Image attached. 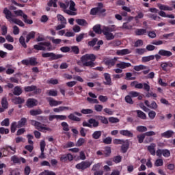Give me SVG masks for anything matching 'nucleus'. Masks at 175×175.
Listing matches in <instances>:
<instances>
[{"label": "nucleus", "instance_id": "nucleus-1", "mask_svg": "<svg viewBox=\"0 0 175 175\" xmlns=\"http://www.w3.org/2000/svg\"><path fill=\"white\" fill-rule=\"evenodd\" d=\"M96 60V55L92 53H87L82 55L77 64L79 66H82L83 68H94Z\"/></svg>", "mask_w": 175, "mask_h": 175}, {"label": "nucleus", "instance_id": "nucleus-2", "mask_svg": "<svg viewBox=\"0 0 175 175\" xmlns=\"http://www.w3.org/2000/svg\"><path fill=\"white\" fill-rule=\"evenodd\" d=\"M3 13L5 14L6 20H8L10 23H14V24L19 25V27H24L25 25L23 21L17 18H13L14 15L8 8L3 9Z\"/></svg>", "mask_w": 175, "mask_h": 175}, {"label": "nucleus", "instance_id": "nucleus-3", "mask_svg": "<svg viewBox=\"0 0 175 175\" xmlns=\"http://www.w3.org/2000/svg\"><path fill=\"white\" fill-rule=\"evenodd\" d=\"M106 9L103 8V3H98L97 7L92 8L90 10L91 16H106Z\"/></svg>", "mask_w": 175, "mask_h": 175}, {"label": "nucleus", "instance_id": "nucleus-4", "mask_svg": "<svg viewBox=\"0 0 175 175\" xmlns=\"http://www.w3.org/2000/svg\"><path fill=\"white\" fill-rule=\"evenodd\" d=\"M46 47H47L46 50L47 51H53L55 48H53V45H51V42H40L38 44L33 45L34 50L39 51H46Z\"/></svg>", "mask_w": 175, "mask_h": 175}, {"label": "nucleus", "instance_id": "nucleus-5", "mask_svg": "<svg viewBox=\"0 0 175 175\" xmlns=\"http://www.w3.org/2000/svg\"><path fill=\"white\" fill-rule=\"evenodd\" d=\"M31 124L33 125V126H35L36 129L39 131V132L46 133V131H48L49 132H51L52 131L51 128L44 126V124H42L40 122H38L36 120H31Z\"/></svg>", "mask_w": 175, "mask_h": 175}, {"label": "nucleus", "instance_id": "nucleus-6", "mask_svg": "<svg viewBox=\"0 0 175 175\" xmlns=\"http://www.w3.org/2000/svg\"><path fill=\"white\" fill-rule=\"evenodd\" d=\"M83 126H88V128H98L99 126V122L96 121L94 118H90L86 121L83 122Z\"/></svg>", "mask_w": 175, "mask_h": 175}, {"label": "nucleus", "instance_id": "nucleus-7", "mask_svg": "<svg viewBox=\"0 0 175 175\" xmlns=\"http://www.w3.org/2000/svg\"><path fill=\"white\" fill-rule=\"evenodd\" d=\"M91 165H92V161H81V163L77 164L75 165V167L78 170H81V172H83V170H85V169H88V167H90Z\"/></svg>", "mask_w": 175, "mask_h": 175}, {"label": "nucleus", "instance_id": "nucleus-8", "mask_svg": "<svg viewBox=\"0 0 175 175\" xmlns=\"http://www.w3.org/2000/svg\"><path fill=\"white\" fill-rule=\"evenodd\" d=\"M21 64L23 65H26L28 66L30 65L31 66H36L38 65V59L35 57H29V59H23L21 61Z\"/></svg>", "mask_w": 175, "mask_h": 175}, {"label": "nucleus", "instance_id": "nucleus-9", "mask_svg": "<svg viewBox=\"0 0 175 175\" xmlns=\"http://www.w3.org/2000/svg\"><path fill=\"white\" fill-rule=\"evenodd\" d=\"M42 57L43 58H51V61H55V59H59V58H62L64 55L61 54L56 55L54 53H42Z\"/></svg>", "mask_w": 175, "mask_h": 175}, {"label": "nucleus", "instance_id": "nucleus-10", "mask_svg": "<svg viewBox=\"0 0 175 175\" xmlns=\"http://www.w3.org/2000/svg\"><path fill=\"white\" fill-rule=\"evenodd\" d=\"M24 91L25 92H33V94L35 95H38V94H42V89L38 88V87H36V85L26 86L24 88Z\"/></svg>", "mask_w": 175, "mask_h": 175}, {"label": "nucleus", "instance_id": "nucleus-11", "mask_svg": "<svg viewBox=\"0 0 175 175\" xmlns=\"http://www.w3.org/2000/svg\"><path fill=\"white\" fill-rule=\"evenodd\" d=\"M83 114L80 112L75 111L73 113H70L68 116V120H70L71 121H76L77 122H80L81 121V118L79 117H81Z\"/></svg>", "mask_w": 175, "mask_h": 175}, {"label": "nucleus", "instance_id": "nucleus-12", "mask_svg": "<svg viewBox=\"0 0 175 175\" xmlns=\"http://www.w3.org/2000/svg\"><path fill=\"white\" fill-rule=\"evenodd\" d=\"M156 155L159 157L163 155L165 158H169L170 157V150L167 149H158L156 152Z\"/></svg>", "mask_w": 175, "mask_h": 175}, {"label": "nucleus", "instance_id": "nucleus-13", "mask_svg": "<svg viewBox=\"0 0 175 175\" xmlns=\"http://www.w3.org/2000/svg\"><path fill=\"white\" fill-rule=\"evenodd\" d=\"M26 106L29 109H32V107H35V106H38V100L35 98H28L26 102Z\"/></svg>", "mask_w": 175, "mask_h": 175}, {"label": "nucleus", "instance_id": "nucleus-14", "mask_svg": "<svg viewBox=\"0 0 175 175\" xmlns=\"http://www.w3.org/2000/svg\"><path fill=\"white\" fill-rule=\"evenodd\" d=\"M105 81L103 82L105 85H113V82L111 81V75L109 73L105 72L103 74Z\"/></svg>", "mask_w": 175, "mask_h": 175}, {"label": "nucleus", "instance_id": "nucleus-15", "mask_svg": "<svg viewBox=\"0 0 175 175\" xmlns=\"http://www.w3.org/2000/svg\"><path fill=\"white\" fill-rule=\"evenodd\" d=\"M135 88H137V90H142V88H144V91H146L147 92H148L150 91V85H148L146 83H137V84L135 85Z\"/></svg>", "mask_w": 175, "mask_h": 175}, {"label": "nucleus", "instance_id": "nucleus-16", "mask_svg": "<svg viewBox=\"0 0 175 175\" xmlns=\"http://www.w3.org/2000/svg\"><path fill=\"white\" fill-rule=\"evenodd\" d=\"M40 147L41 154L39 156V158H40L41 159H44V158H46V156L44 155V148H46V142H44V140H42L40 142Z\"/></svg>", "mask_w": 175, "mask_h": 175}, {"label": "nucleus", "instance_id": "nucleus-17", "mask_svg": "<svg viewBox=\"0 0 175 175\" xmlns=\"http://www.w3.org/2000/svg\"><path fill=\"white\" fill-rule=\"evenodd\" d=\"M3 150H4V151H3V154H5L6 152H8L7 154L9 153L16 154V146L12 147L10 146H5L3 148Z\"/></svg>", "mask_w": 175, "mask_h": 175}, {"label": "nucleus", "instance_id": "nucleus-18", "mask_svg": "<svg viewBox=\"0 0 175 175\" xmlns=\"http://www.w3.org/2000/svg\"><path fill=\"white\" fill-rule=\"evenodd\" d=\"M122 144V145L120 149L121 152H122V154H125L128 151V150H129V140H124V142Z\"/></svg>", "mask_w": 175, "mask_h": 175}, {"label": "nucleus", "instance_id": "nucleus-19", "mask_svg": "<svg viewBox=\"0 0 175 175\" xmlns=\"http://www.w3.org/2000/svg\"><path fill=\"white\" fill-rule=\"evenodd\" d=\"M155 147H157V145L152 143L147 148L148 152H150V155H152L153 157H155V155H157V150H155Z\"/></svg>", "mask_w": 175, "mask_h": 175}, {"label": "nucleus", "instance_id": "nucleus-20", "mask_svg": "<svg viewBox=\"0 0 175 175\" xmlns=\"http://www.w3.org/2000/svg\"><path fill=\"white\" fill-rule=\"evenodd\" d=\"M159 54L162 57H172L173 55V53L170 51H166L165 49L159 50Z\"/></svg>", "mask_w": 175, "mask_h": 175}, {"label": "nucleus", "instance_id": "nucleus-21", "mask_svg": "<svg viewBox=\"0 0 175 175\" xmlns=\"http://www.w3.org/2000/svg\"><path fill=\"white\" fill-rule=\"evenodd\" d=\"M65 110H72L70 107L60 106L58 108H54L53 111L55 113H61V111H65Z\"/></svg>", "mask_w": 175, "mask_h": 175}, {"label": "nucleus", "instance_id": "nucleus-22", "mask_svg": "<svg viewBox=\"0 0 175 175\" xmlns=\"http://www.w3.org/2000/svg\"><path fill=\"white\" fill-rule=\"evenodd\" d=\"M116 66L120 69H126V68H130V66H132V64H131V63L122 62L120 63L117 64Z\"/></svg>", "mask_w": 175, "mask_h": 175}, {"label": "nucleus", "instance_id": "nucleus-23", "mask_svg": "<svg viewBox=\"0 0 175 175\" xmlns=\"http://www.w3.org/2000/svg\"><path fill=\"white\" fill-rule=\"evenodd\" d=\"M174 135V133L172 130H168L163 133H161V137H165V139H170Z\"/></svg>", "mask_w": 175, "mask_h": 175}, {"label": "nucleus", "instance_id": "nucleus-24", "mask_svg": "<svg viewBox=\"0 0 175 175\" xmlns=\"http://www.w3.org/2000/svg\"><path fill=\"white\" fill-rule=\"evenodd\" d=\"M120 133L122 136H126V137H133V134L129 130H120Z\"/></svg>", "mask_w": 175, "mask_h": 175}, {"label": "nucleus", "instance_id": "nucleus-25", "mask_svg": "<svg viewBox=\"0 0 175 175\" xmlns=\"http://www.w3.org/2000/svg\"><path fill=\"white\" fill-rule=\"evenodd\" d=\"M132 51H131L129 49H122V50H118L116 51L117 55H126L127 54H131Z\"/></svg>", "mask_w": 175, "mask_h": 175}, {"label": "nucleus", "instance_id": "nucleus-26", "mask_svg": "<svg viewBox=\"0 0 175 175\" xmlns=\"http://www.w3.org/2000/svg\"><path fill=\"white\" fill-rule=\"evenodd\" d=\"M13 94L16 96H20L23 94V89L20 86H16L14 88Z\"/></svg>", "mask_w": 175, "mask_h": 175}, {"label": "nucleus", "instance_id": "nucleus-27", "mask_svg": "<svg viewBox=\"0 0 175 175\" xmlns=\"http://www.w3.org/2000/svg\"><path fill=\"white\" fill-rule=\"evenodd\" d=\"M158 8L161 11H170L172 12V10H173V8L172 7H169L167 5H165L163 4H159L158 5Z\"/></svg>", "mask_w": 175, "mask_h": 175}, {"label": "nucleus", "instance_id": "nucleus-28", "mask_svg": "<svg viewBox=\"0 0 175 175\" xmlns=\"http://www.w3.org/2000/svg\"><path fill=\"white\" fill-rule=\"evenodd\" d=\"M103 33L105 35L107 40H113V39H114V35L113 33H109L108 31H105L103 30Z\"/></svg>", "mask_w": 175, "mask_h": 175}, {"label": "nucleus", "instance_id": "nucleus-29", "mask_svg": "<svg viewBox=\"0 0 175 175\" xmlns=\"http://www.w3.org/2000/svg\"><path fill=\"white\" fill-rule=\"evenodd\" d=\"M36 35V32L35 31L29 32L26 36V43H29L31 39H35Z\"/></svg>", "mask_w": 175, "mask_h": 175}, {"label": "nucleus", "instance_id": "nucleus-30", "mask_svg": "<svg viewBox=\"0 0 175 175\" xmlns=\"http://www.w3.org/2000/svg\"><path fill=\"white\" fill-rule=\"evenodd\" d=\"M133 69L136 72H140V70H146V69H148V67L146 66L143 64H140V65H138V66H135L133 67Z\"/></svg>", "mask_w": 175, "mask_h": 175}, {"label": "nucleus", "instance_id": "nucleus-31", "mask_svg": "<svg viewBox=\"0 0 175 175\" xmlns=\"http://www.w3.org/2000/svg\"><path fill=\"white\" fill-rule=\"evenodd\" d=\"M135 33L137 35V36H142L147 33V30L145 29H137L135 31Z\"/></svg>", "mask_w": 175, "mask_h": 175}, {"label": "nucleus", "instance_id": "nucleus-32", "mask_svg": "<svg viewBox=\"0 0 175 175\" xmlns=\"http://www.w3.org/2000/svg\"><path fill=\"white\" fill-rule=\"evenodd\" d=\"M155 59V56L154 55H151L149 56H145L142 58V62H150V61H152Z\"/></svg>", "mask_w": 175, "mask_h": 175}, {"label": "nucleus", "instance_id": "nucleus-33", "mask_svg": "<svg viewBox=\"0 0 175 175\" xmlns=\"http://www.w3.org/2000/svg\"><path fill=\"white\" fill-rule=\"evenodd\" d=\"M135 111L137 114V117H139V118H141V120H146L147 119V116L142 111L136 110Z\"/></svg>", "mask_w": 175, "mask_h": 175}, {"label": "nucleus", "instance_id": "nucleus-34", "mask_svg": "<svg viewBox=\"0 0 175 175\" xmlns=\"http://www.w3.org/2000/svg\"><path fill=\"white\" fill-rule=\"evenodd\" d=\"M25 102V100L20 96L15 97L14 99V105H21Z\"/></svg>", "mask_w": 175, "mask_h": 175}, {"label": "nucleus", "instance_id": "nucleus-35", "mask_svg": "<svg viewBox=\"0 0 175 175\" xmlns=\"http://www.w3.org/2000/svg\"><path fill=\"white\" fill-rule=\"evenodd\" d=\"M46 100H48L49 103V106H51V107H53L54 106H57V100H55L54 98H51V97H47L46 98Z\"/></svg>", "mask_w": 175, "mask_h": 175}, {"label": "nucleus", "instance_id": "nucleus-36", "mask_svg": "<svg viewBox=\"0 0 175 175\" xmlns=\"http://www.w3.org/2000/svg\"><path fill=\"white\" fill-rule=\"evenodd\" d=\"M27 124V118H22L18 122V128H23V126H25Z\"/></svg>", "mask_w": 175, "mask_h": 175}, {"label": "nucleus", "instance_id": "nucleus-37", "mask_svg": "<svg viewBox=\"0 0 175 175\" xmlns=\"http://www.w3.org/2000/svg\"><path fill=\"white\" fill-rule=\"evenodd\" d=\"M46 95L48 96H58V91L54 90H49L46 92Z\"/></svg>", "mask_w": 175, "mask_h": 175}, {"label": "nucleus", "instance_id": "nucleus-38", "mask_svg": "<svg viewBox=\"0 0 175 175\" xmlns=\"http://www.w3.org/2000/svg\"><path fill=\"white\" fill-rule=\"evenodd\" d=\"M76 23L78 25H81V27H87V25H88V23H87V21L85 19H77Z\"/></svg>", "mask_w": 175, "mask_h": 175}, {"label": "nucleus", "instance_id": "nucleus-39", "mask_svg": "<svg viewBox=\"0 0 175 175\" xmlns=\"http://www.w3.org/2000/svg\"><path fill=\"white\" fill-rule=\"evenodd\" d=\"M57 18L58 21H60L61 24H63L64 25H66V18L64 17L62 14H57Z\"/></svg>", "mask_w": 175, "mask_h": 175}, {"label": "nucleus", "instance_id": "nucleus-40", "mask_svg": "<svg viewBox=\"0 0 175 175\" xmlns=\"http://www.w3.org/2000/svg\"><path fill=\"white\" fill-rule=\"evenodd\" d=\"M1 106L4 109H8L9 107V103L8 102V98L6 97H3L1 99Z\"/></svg>", "mask_w": 175, "mask_h": 175}, {"label": "nucleus", "instance_id": "nucleus-41", "mask_svg": "<svg viewBox=\"0 0 175 175\" xmlns=\"http://www.w3.org/2000/svg\"><path fill=\"white\" fill-rule=\"evenodd\" d=\"M31 116H39V114H42L43 113V111L42 109H33L30 110L29 111Z\"/></svg>", "mask_w": 175, "mask_h": 175}, {"label": "nucleus", "instance_id": "nucleus-42", "mask_svg": "<svg viewBox=\"0 0 175 175\" xmlns=\"http://www.w3.org/2000/svg\"><path fill=\"white\" fill-rule=\"evenodd\" d=\"M92 136L93 139H95V140H98V139H100V136H102V131H94Z\"/></svg>", "mask_w": 175, "mask_h": 175}, {"label": "nucleus", "instance_id": "nucleus-43", "mask_svg": "<svg viewBox=\"0 0 175 175\" xmlns=\"http://www.w3.org/2000/svg\"><path fill=\"white\" fill-rule=\"evenodd\" d=\"M17 128H18V124H17V122H13L11 124V126H10L11 133H14V132L17 131Z\"/></svg>", "mask_w": 175, "mask_h": 175}, {"label": "nucleus", "instance_id": "nucleus-44", "mask_svg": "<svg viewBox=\"0 0 175 175\" xmlns=\"http://www.w3.org/2000/svg\"><path fill=\"white\" fill-rule=\"evenodd\" d=\"M93 31L96 33H98V35H100L103 31H102V29H100V25H96L93 27Z\"/></svg>", "mask_w": 175, "mask_h": 175}, {"label": "nucleus", "instance_id": "nucleus-45", "mask_svg": "<svg viewBox=\"0 0 175 175\" xmlns=\"http://www.w3.org/2000/svg\"><path fill=\"white\" fill-rule=\"evenodd\" d=\"M137 139L138 140V143H139V144H142V143H144V139H146V135L144 133L139 134L137 135Z\"/></svg>", "mask_w": 175, "mask_h": 175}, {"label": "nucleus", "instance_id": "nucleus-46", "mask_svg": "<svg viewBox=\"0 0 175 175\" xmlns=\"http://www.w3.org/2000/svg\"><path fill=\"white\" fill-rule=\"evenodd\" d=\"M103 31L109 33L114 32V31H116V27H114V25L110 27H105Z\"/></svg>", "mask_w": 175, "mask_h": 175}, {"label": "nucleus", "instance_id": "nucleus-47", "mask_svg": "<svg viewBox=\"0 0 175 175\" xmlns=\"http://www.w3.org/2000/svg\"><path fill=\"white\" fill-rule=\"evenodd\" d=\"M49 40H51L53 44H61V42H62V40L59 38L55 39L54 37H49Z\"/></svg>", "mask_w": 175, "mask_h": 175}, {"label": "nucleus", "instance_id": "nucleus-48", "mask_svg": "<svg viewBox=\"0 0 175 175\" xmlns=\"http://www.w3.org/2000/svg\"><path fill=\"white\" fill-rule=\"evenodd\" d=\"M37 120L38 121H40V122H42V124H46V122H48L49 121L47 116H38Z\"/></svg>", "mask_w": 175, "mask_h": 175}, {"label": "nucleus", "instance_id": "nucleus-49", "mask_svg": "<svg viewBox=\"0 0 175 175\" xmlns=\"http://www.w3.org/2000/svg\"><path fill=\"white\" fill-rule=\"evenodd\" d=\"M136 131H137V132L143 133V132H146L147 131V127L146 126H137L136 127Z\"/></svg>", "mask_w": 175, "mask_h": 175}, {"label": "nucleus", "instance_id": "nucleus-50", "mask_svg": "<svg viewBox=\"0 0 175 175\" xmlns=\"http://www.w3.org/2000/svg\"><path fill=\"white\" fill-rule=\"evenodd\" d=\"M62 128H63V131H64V132H69V124H68V123L66 122H62L61 124Z\"/></svg>", "mask_w": 175, "mask_h": 175}, {"label": "nucleus", "instance_id": "nucleus-51", "mask_svg": "<svg viewBox=\"0 0 175 175\" xmlns=\"http://www.w3.org/2000/svg\"><path fill=\"white\" fill-rule=\"evenodd\" d=\"M58 2V0H50L47 5L49 6V8H51V6H53V8H57V3Z\"/></svg>", "mask_w": 175, "mask_h": 175}, {"label": "nucleus", "instance_id": "nucleus-52", "mask_svg": "<svg viewBox=\"0 0 175 175\" xmlns=\"http://www.w3.org/2000/svg\"><path fill=\"white\" fill-rule=\"evenodd\" d=\"M23 21L26 24H29L30 25L33 24V21H32V19H28L27 15H23Z\"/></svg>", "mask_w": 175, "mask_h": 175}, {"label": "nucleus", "instance_id": "nucleus-53", "mask_svg": "<svg viewBox=\"0 0 175 175\" xmlns=\"http://www.w3.org/2000/svg\"><path fill=\"white\" fill-rule=\"evenodd\" d=\"M154 166L159 167V166H163V160L162 159H158L154 162Z\"/></svg>", "mask_w": 175, "mask_h": 175}, {"label": "nucleus", "instance_id": "nucleus-54", "mask_svg": "<svg viewBox=\"0 0 175 175\" xmlns=\"http://www.w3.org/2000/svg\"><path fill=\"white\" fill-rule=\"evenodd\" d=\"M116 59H109L105 62V65L107 66H114L116 65Z\"/></svg>", "mask_w": 175, "mask_h": 175}, {"label": "nucleus", "instance_id": "nucleus-55", "mask_svg": "<svg viewBox=\"0 0 175 175\" xmlns=\"http://www.w3.org/2000/svg\"><path fill=\"white\" fill-rule=\"evenodd\" d=\"M1 126H9L10 125V120L9 118H5L1 122Z\"/></svg>", "mask_w": 175, "mask_h": 175}, {"label": "nucleus", "instance_id": "nucleus-56", "mask_svg": "<svg viewBox=\"0 0 175 175\" xmlns=\"http://www.w3.org/2000/svg\"><path fill=\"white\" fill-rule=\"evenodd\" d=\"M19 43H21V46H23L24 49H27V44L25 43V38L24 36H21L20 37Z\"/></svg>", "mask_w": 175, "mask_h": 175}, {"label": "nucleus", "instance_id": "nucleus-57", "mask_svg": "<svg viewBox=\"0 0 175 175\" xmlns=\"http://www.w3.org/2000/svg\"><path fill=\"white\" fill-rule=\"evenodd\" d=\"M10 132L9 129H5V127H0V133L1 135H8Z\"/></svg>", "mask_w": 175, "mask_h": 175}, {"label": "nucleus", "instance_id": "nucleus-58", "mask_svg": "<svg viewBox=\"0 0 175 175\" xmlns=\"http://www.w3.org/2000/svg\"><path fill=\"white\" fill-rule=\"evenodd\" d=\"M111 142H113V138H111V137H107L103 139V143H104V144H111Z\"/></svg>", "mask_w": 175, "mask_h": 175}, {"label": "nucleus", "instance_id": "nucleus-59", "mask_svg": "<svg viewBox=\"0 0 175 175\" xmlns=\"http://www.w3.org/2000/svg\"><path fill=\"white\" fill-rule=\"evenodd\" d=\"M81 113L82 114H92L94 113V111H92V109H81Z\"/></svg>", "mask_w": 175, "mask_h": 175}, {"label": "nucleus", "instance_id": "nucleus-60", "mask_svg": "<svg viewBox=\"0 0 175 175\" xmlns=\"http://www.w3.org/2000/svg\"><path fill=\"white\" fill-rule=\"evenodd\" d=\"M125 80H136V77H132V72H126V77H125Z\"/></svg>", "mask_w": 175, "mask_h": 175}, {"label": "nucleus", "instance_id": "nucleus-61", "mask_svg": "<svg viewBox=\"0 0 175 175\" xmlns=\"http://www.w3.org/2000/svg\"><path fill=\"white\" fill-rule=\"evenodd\" d=\"M98 42V39L96 38H93L91 41L88 42V46H90V47H94L95 44H96V42Z\"/></svg>", "mask_w": 175, "mask_h": 175}, {"label": "nucleus", "instance_id": "nucleus-62", "mask_svg": "<svg viewBox=\"0 0 175 175\" xmlns=\"http://www.w3.org/2000/svg\"><path fill=\"white\" fill-rule=\"evenodd\" d=\"M71 51L74 53V54H79L80 49H79V46H73L71 47Z\"/></svg>", "mask_w": 175, "mask_h": 175}, {"label": "nucleus", "instance_id": "nucleus-63", "mask_svg": "<svg viewBox=\"0 0 175 175\" xmlns=\"http://www.w3.org/2000/svg\"><path fill=\"white\" fill-rule=\"evenodd\" d=\"M84 35L85 34L83 33L77 35L76 42H77V43H80V42L84 39Z\"/></svg>", "mask_w": 175, "mask_h": 175}, {"label": "nucleus", "instance_id": "nucleus-64", "mask_svg": "<svg viewBox=\"0 0 175 175\" xmlns=\"http://www.w3.org/2000/svg\"><path fill=\"white\" fill-rule=\"evenodd\" d=\"M132 27L131 25H129V23L126 22L123 23L122 28L123 29H132Z\"/></svg>", "mask_w": 175, "mask_h": 175}]
</instances>
